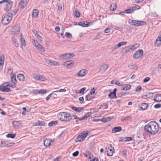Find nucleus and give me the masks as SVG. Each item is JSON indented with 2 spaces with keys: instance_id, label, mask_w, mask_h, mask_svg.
<instances>
[{
  "instance_id": "393cba45",
  "label": "nucleus",
  "mask_w": 161,
  "mask_h": 161,
  "mask_svg": "<svg viewBox=\"0 0 161 161\" xmlns=\"http://www.w3.org/2000/svg\"><path fill=\"white\" fill-rule=\"evenodd\" d=\"M71 108L79 113L82 112L84 109V108L83 107L77 108L75 107H73Z\"/></svg>"
},
{
  "instance_id": "2eb2a0df",
  "label": "nucleus",
  "mask_w": 161,
  "mask_h": 161,
  "mask_svg": "<svg viewBox=\"0 0 161 161\" xmlns=\"http://www.w3.org/2000/svg\"><path fill=\"white\" fill-rule=\"evenodd\" d=\"M92 23L87 21H85L84 22H80L78 23V25L83 27H86L92 25Z\"/></svg>"
},
{
  "instance_id": "a19ab883",
  "label": "nucleus",
  "mask_w": 161,
  "mask_h": 161,
  "mask_svg": "<svg viewBox=\"0 0 161 161\" xmlns=\"http://www.w3.org/2000/svg\"><path fill=\"white\" fill-rule=\"evenodd\" d=\"M91 112H88L84 116L81 118V120H84L85 119H86L87 118L89 117L91 114Z\"/></svg>"
},
{
  "instance_id": "bf43d9fd",
  "label": "nucleus",
  "mask_w": 161,
  "mask_h": 161,
  "mask_svg": "<svg viewBox=\"0 0 161 161\" xmlns=\"http://www.w3.org/2000/svg\"><path fill=\"white\" fill-rule=\"evenodd\" d=\"M65 36L68 37V38H71L72 37V35L71 34L69 33H68V32H66L65 33Z\"/></svg>"
},
{
  "instance_id": "774afa93",
  "label": "nucleus",
  "mask_w": 161,
  "mask_h": 161,
  "mask_svg": "<svg viewBox=\"0 0 161 161\" xmlns=\"http://www.w3.org/2000/svg\"><path fill=\"white\" fill-rule=\"evenodd\" d=\"M114 83L115 84H116V85L118 86H122V84H121L119 81H117V82H115Z\"/></svg>"
},
{
  "instance_id": "5701e85b",
  "label": "nucleus",
  "mask_w": 161,
  "mask_h": 161,
  "mask_svg": "<svg viewBox=\"0 0 161 161\" xmlns=\"http://www.w3.org/2000/svg\"><path fill=\"white\" fill-rule=\"evenodd\" d=\"M108 65L107 64H104L101 67L100 70L102 72L105 71L108 68Z\"/></svg>"
},
{
  "instance_id": "603ef678",
  "label": "nucleus",
  "mask_w": 161,
  "mask_h": 161,
  "mask_svg": "<svg viewBox=\"0 0 161 161\" xmlns=\"http://www.w3.org/2000/svg\"><path fill=\"white\" fill-rule=\"evenodd\" d=\"M86 101H90L92 99L91 98V95L90 94H88L86 96Z\"/></svg>"
},
{
  "instance_id": "4be33fe9",
  "label": "nucleus",
  "mask_w": 161,
  "mask_h": 161,
  "mask_svg": "<svg viewBox=\"0 0 161 161\" xmlns=\"http://www.w3.org/2000/svg\"><path fill=\"white\" fill-rule=\"evenodd\" d=\"M123 86V87L121 88V90H122L127 91L130 90L131 87V85L128 84H125Z\"/></svg>"
},
{
  "instance_id": "412c9836",
  "label": "nucleus",
  "mask_w": 161,
  "mask_h": 161,
  "mask_svg": "<svg viewBox=\"0 0 161 161\" xmlns=\"http://www.w3.org/2000/svg\"><path fill=\"white\" fill-rule=\"evenodd\" d=\"M122 130V128L120 126H116L112 130L113 133H115L117 132H120Z\"/></svg>"
},
{
  "instance_id": "c9c22d12",
  "label": "nucleus",
  "mask_w": 161,
  "mask_h": 161,
  "mask_svg": "<svg viewBox=\"0 0 161 161\" xmlns=\"http://www.w3.org/2000/svg\"><path fill=\"white\" fill-rule=\"evenodd\" d=\"M88 134V133L87 131H84L82 133L80 136H82L83 139L85 140V138L87 136Z\"/></svg>"
},
{
  "instance_id": "052dcab7",
  "label": "nucleus",
  "mask_w": 161,
  "mask_h": 161,
  "mask_svg": "<svg viewBox=\"0 0 161 161\" xmlns=\"http://www.w3.org/2000/svg\"><path fill=\"white\" fill-rule=\"evenodd\" d=\"M161 107V104H157L154 105V107L156 108H160Z\"/></svg>"
},
{
  "instance_id": "a878e982",
  "label": "nucleus",
  "mask_w": 161,
  "mask_h": 161,
  "mask_svg": "<svg viewBox=\"0 0 161 161\" xmlns=\"http://www.w3.org/2000/svg\"><path fill=\"white\" fill-rule=\"evenodd\" d=\"M35 92L36 93L44 94L47 92V91L45 89L36 90Z\"/></svg>"
},
{
  "instance_id": "39448f33",
  "label": "nucleus",
  "mask_w": 161,
  "mask_h": 161,
  "mask_svg": "<svg viewBox=\"0 0 161 161\" xmlns=\"http://www.w3.org/2000/svg\"><path fill=\"white\" fill-rule=\"evenodd\" d=\"M128 22L130 24L136 26L143 25L146 24V22L144 21L135 20L130 19L129 20Z\"/></svg>"
},
{
  "instance_id": "338daca9",
  "label": "nucleus",
  "mask_w": 161,
  "mask_h": 161,
  "mask_svg": "<svg viewBox=\"0 0 161 161\" xmlns=\"http://www.w3.org/2000/svg\"><path fill=\"white\" fill-rule=\"evenodd\" d=\"M79 99L80 101V103H83V100H84L83 97H79Z\"/></svg>"
},
{
  "instance_id": "aec40b11",
  "label": "nucleus",
  "mask_w": 161,
  "mask_h": 161,
  "mask_svg": "<svg viewBox=\"0 0 161 161\" xmlns=\"http://www.w3.org/2000/svg\"><path fill=\"white\" fill-rule=\"evenodd\" d=\"M18 79L19 81H24L25 80V77L24 75L22 74H19L17 75Z\"/></svg>"
},
{
  "instance_id": "8fccbe9b",
  "label": "nucleus",
  "mask_w": 161,
  "mask_h": 161,
  "mask_svg": "<svg viewBox=\"0 0 161 161\" xmlns=\"http://www.w3.org/2000/svg\"><path fill=\"white\" fill-rule=\"evenodd\" d=\"M145 97H150L153 96V93L151 92H148L146 93L144 96Z\"/></svg>"
},
{
  "instance_id": "7ed1b4c3",
  "label": "nucleus",
  "mask_w": 161,
  "mask_h": 161,
  "mask_svg": "<svg viewBox=\"0 0 161 161\" xmlns=\"http://www.w3.org/2000/svg\"><path fill=\"white\" fill-rule=\"evenodd\" d=\"M4 4L5 5L4 10L6 11H8L11 9L13 3L10 0H2L0 1V4Z\"/></svg>"
},
{
  "instance_id": "49530a36",
  "label": "nucleus",
  "mask_w": 161,
  "mask_h": 161,
  "mask_svg": "<svg viewBox=\"0 0 161 161\" xmlns=\"http://www.w3.org/2000/svg\"><path fill=\"white\" fill-rule=\"evenodd\" d=\"M84 139H83L82 136L80 135H79L76 139V142H81Z\"/></svg>"
},
{
  "instance_id": "f3484780",
  "label": "nucleus",
  "mask_w": 161,
  "mask_h": 161,
  "mask_svg": "<svg viewBox=\"0 0 161 161\" xmlns=\"http://www.w3.org/2000/svg\"><path fill=\"white\" fill-rule=\"evenodd\" d=\"M161 44V33L159 35L155 43V46L158 47Z\"/></svg>"
},
{
  "instance_id": "dca6fc26",
  "label": "nucleus",
  "mask_w": 161,
  "mask_h": 161,
  "mask_svg": "<svg viewBox=\"0 0 161 161\" xmlns=\"http://www.w3.org/2000/svg\"><path fill=\"white\" fill-rule=\"evenodd\" d=\"M111 148H108L107 150V148H105V149L106 150V152H107V154L108 156H112L113 155L114 151V148L113 147H111Z\"/></svg>"
},
{
  "instance_id": "9b49d317",
  "label": "nucleus",
  "mask_w": 161,
  "mask_h": 161,
  "mask_svg": "<svg viewBox=\"0 0 161 161\" xmlns=\"http://www.w3.org/2000/svg\"><path fill=\"white\" fill-rule=\"evenodd\" d=\"M53 142V140L47 139L44 141V145L46 147H48L51 145H52Z\"/></svg>"
},
{
  "instance_id": "7c9ffc66",
  "label": "nucleus",
  "mask_w": 161,
  "mask_h": 161,
  "mask_svg": "<svg viewBox=\"0 0 161 161\" xmlns=\"http://www.w3.org/2000/svg\"><path fill=\"white\" fill-rule=\"evenodd\" d=\"M132 140V138L131 137H125L122 138L121 141L128 142Z\"/></svg>"
},
{
  "instance_id": "6e6d98bb",
  "label": "nucleus",
  "mask_w": 161,
  "mask_h": 161,
  "mask_svg": "<svg viewBox=\"0 0 161 161\" xmlns=\"http://www.w3.org/2000/svg\"><path fill=\"white\" fill-rule=\"evenodd\" d=\"M135 65L133 63H131L128 65V67L130 69H132L134 67Z\"/></svg>"
},
{
  "instance_id": "e2e57ef3",
  "label": "nucleus",
  "mask_w": 161,
  "mask_h": 161,
  "mask_svg": "<svg viewBox=\"0 0 161 161\" xmlns=\"http://www.w3.org/2000/svg\"><path fill=\"white\" fill-rule=\"evenodd\" d=\"M86 89V88L85 87L82 88L79 91L81 93H83Z\"/></svg>"
},
{
  "instance_id": "f704fd0d",
  "label": "nucleus",
  "mask_w": 161,
  "mask_h": 161,
  "mask_svg": "<svg viewBox=\"0 0 161 161\" xmlns=\"http://www.w3.org/2000/svg\"><path fill=\"white\" fill-rule=\"evenodd\" d=\"M50 65L52 66H58L60 65V64L56 61L51 60Z\"/></svg>"
},
{
  "instance_id": "680f3d73",
  "label": "nucleus",
  "mask_w": 161,
  "mask_h": 161,
  "mask_svg": "<svg viewBox=\"0 0 161 161\" xmlns=\"http://www.w3.org/2000/svg\"><path fill=\"white\" fill-rule=\"evenodd\" d=\"M119 47L118 46V44L116 45H115L114 46L112 47V49L113 50H116V49H117L118 48H119Z\"/></svg>"
},
{
  "instance_id": "58836bf2",
  "label": "nucleus",
  "mask_w": 161,
  "mask_h": 161,
  "mask_svg": "<svg viewBox=\"0 0 161 161\" xmlns=\"http://www.w3.org/2000/svg\"><path fill=\"white\" fill-rule=\"evenodd\" d=\"M36 47L38 50H40L43 52H45V49L40 44H39L38 45V46Z\"/></svg>"
},
{
  "instance_id": "864d4df0",
  "label": "nucleus",
  "mask_w": 161,
  "mask_h": 161,
  "mask_svg": "<svg viewBox=\"0 0 161 161\" xmlns=\"http://www.w3.org/2000/svg\"><path fill=\"white\" fill-rule=\"evenodd\" d=\"M66 91V90L65 89H61L55 91L53 92H65Z\"/></svg>"
},
{
  "instance_id": "a211bd4d",
  "label": "nucleus",
  "mask_w": 161,
  "mask_h": 161,
  "mask_svg": "<svg viewBox=\"0 0 161 161\" xmlns=\"http://www.w3.org/2000/svg\"><path fill=\"white\" fill-rule=\"evenodd\" d=\"M74 64V62L72 61H68L64 63V65H65L67 67H70L73 66Z\"/></svg>"
},
{
  "instance_id": "13d9d810",
  "label": "nucleus",
  "mask_w": 161,
  "mask_h": 161,
  "mask_svg": "<svg viewBox=\"0 0 161 161\" xmlns=\"http://www.w3.org/2000/svg\"><path fill=\"white\" fill-rule=\"evenodd\" d=\"M79 154V152L78 151H77L74 153L72 155L74 157H76Z\"/></svg>"
},
{
  "instance_id": "ddd939ff",
  "label": "nucleus",
  "mask_w": 161,
  "mask_h": 161,
  "mask_svg": "<svg viewBox=\"0 0 161 161\" xmlns=\"http://www.w3.org/2000/svg\"><path fill=\"white\" fill-rule=\"evenodd\" d=\"M4 60V55L1 54L0 56V71L3 68Z\"/></svg>"
},
{
  "instance_id": "f03ea898",
  "label": "nucleus",
  "mask_w": 161,
  "mask_h": 161,
  "mask_svg": "<svg viewBox=\"0 0 161 161\" xmlns=\"http://www.w3.org/2000/svg\"><path fill=\"white\" fill-rule=\"evenodd\" d=\"M58 117L60 120L64 122H69L72 119L70 114L68 112H61L58 114Z\"/></svg>"
},
{
  "instance_id": "c756f323",
  "label": "nucleus",
  "mask_w": 161,
  "mask_h": 161,
  "mask_svg": "<svg viewBox=\"0 0 161 161\" xmlns=\"http://www.w3.org/2000/svg\"><path fill=\"white\" fill-rule=\"evenodd\" d=\"M117 5L115 3H113L111 5L110 7V9L112 11H114L117 8Z\"/></svg>"
},
{
  "instance_id": "9d476101",
  "label": "nucleus",
  "mask_w": 161,
  "mask_h": 161,
  "mask_svg": "<svg viewBox=\"0 0 161 161\" xmlns=\"http://www.w3.org/2000/svg\"><path fill=\"white\" fill-rule=\"evenodd\" d=\"M87 73V70L86 69H83L77 73V76L78 77H82L85 76Z\"/></svg>"
},
{
  "instance_id": "4c0bfd02",
  "label": "nucleus",
  "mask_w": 161,
  "mask_h": 161,
  "mask_svg": "<svg viewBox=\"0 0 161 161\" xmlns=\"http://www.w3.org/2000/svg\"><path fill=\"white\" fill-rule=\"evenodd\" d=\"M58 124L57 121H53L50 122L48 124V125L49 126H52L54 125H56Z\"/></svg>"
},
{
  "instance_id": "a18cd8bd",
  "label": "nucleus",
  "mask_w": 161,
  "mask_h": 161,
  "mask_svg": "<svg viewBox=\"0 0 161 161\" xmlns=\"http://www.w3.org/2000/svg\"><path fill=\"white\" fill-rule=\"evenodd\" d=\"M111 119V118L110 117H108L107 118H103L102 119V121L103 122H106L109 120Z\"/></svg>"
},
{
  "instance_id": "cd10ccee",
  "label": "nucleus",
  "mask_w": 161,
  "mask_h": 161,
  "mask_svg": "<svg viewBox=\"0 0 161 161\" xmlns=\"http://www.w3.org/2000/svg\"><path fill=\"white\" fill-rule=\"evenodd\" d=\"M12 41L13 44L16 47L19 46V44L16 39L13 37L12 39Z\"/></svg>"
},
{
  "instance_id": "72a5a7b5",
  "label": "nucleus",
  "mask_w": 161,
  "mask_h": 161,
  "mask_svg": "<svg viewBox=\"0 0 161 161\" xmlns=\"http://www.w3.org/2000/svg\"><path fill=\"white\" fill-rule=\"evenodd\" d=\"M134 11V10L133 9H128L124 11V13L126 14L133 13Z\"/></svg>"
},
{
  "instance_id": "2f4dec72",
  "label": "nucleus",
  "mask_w": 161,
  "mask_h": 161,
  "mask_svg": "<svg viewBox=\"0 0 161 161\" xmlns=\"http://www.w3.org/2000/svg\"><path fill=\"white\" fill-rule=\"evenodd\" d=\"M130 50H131L130 49V47L129 46L127 47L124 48L122 52L124 54H125L127 53L130 52Z\"/></svg>"
},
{
  "instance_id": "09e8293b",
  "label": "nucleus",
  "mask_w": 161,
  "mask_h": 161,
  "mask_svg": "<svg viewBox=\"0 0 161 161\" xmlns=\"http://www.w3.org/2000/svg\"><path fill=\"white\" fill-rule=\"evenodd\" d=\"M20 124V121H14L13 122V126L16 127L18 126Z\"/></svg>"
},
{
  "instance_id": "6ab92c4d",
  "label": "nucleus",
  "mask_w": 161,
  "mask_h": 161,
  "mask_svg": "<svg viewBox=\"0 0 161 161\" xmlns=\"http://www.w3.org/2000/svg\"><path fill=\"white\" fill-rule=\"evenodd\" d=\"M0 146L2 147H8V141L0 140Z\"/></svg>"
},
{
  "instance_id": "3c124183",
  "label": "nucleus",
  "mask_w": 161,
  "mask_h": 161,
  "mask_svg": "<svg viewBox=\"0 0 161 161\" xmlns=\"http://www.w3.org/2000/svg\"><path fill=\"white\" fill-rule=\"evenodd\" d=\"M127 43L126 42H121L118 44V46L120 47L122 46L126 45Z\"/></svg>"
},
{
  "instance_id": "c85d7f7f",
  "label": "nucleus",
  "mask_w": 161,
  "mask_h": 161,
  "mask_svg": "<svg viewBox=\"0 0 161 161\" xmlns=\"http://www.w3.org/2000/svg\"><path fill=\"white\" fill-rule=\"evenodd\" d=\"M39 14V11L37 9L33 10L32 13V17H36Z\"/></svg>"
},
{
  "instance_id": "5fc2aeb1",
  "label": "nucleus",
  "mask_w": 161,
  "mask_h": 161,
  "mask_svg": "<svg viewBox=\"0 0 161 161\" xmlns=\"http://www.w3.org/2000/svg\"><path fill=\"white\" fill-rule=\"evenodd\" d=\"M32 43L34 46L36 47L39 44L37 41H35V40H33V41L32 42Z\"/></svg>"
},
{
  "instance_id": "6e6552de",
  "label": "nucleus",
  "mask_w": 161,
  "mask_h": 161,
  "mask_svg": "<svg viewBox=\"0 0 161 161\" xmlns=\"http://www.w3.org/2000/svg\"><path fill=\"white\" fill-rule=\"evenodd\" d=\"M143 54V52L142 50H137L133 54V57L135 59H138L141 58Z\"/></svg>"
},
{
  "instance_id": "b1692460",
  "label": "nucleus",
  "mask_w": 161,
  "mask_h": 161,
  "mask_svg": "<svg viewBox=\"0 0 161 161\" xmlns=\"http://www.w3.org/2000/svg\"><path fill=\"white\" fill-rule=\"evenodd\" d=\"M141 107L140 108L141 109L146 110L148 107V105L147 103H143L141 104Z\"/></svg>"
},
{
  "instance_id": "f8f14e48",
  "label": "nucleus",
  "mask_w": 161,
  "mask_h": 161,
  "mask_svg": "<svg viewBox=\"0 0 161 161\" xmlns=\"http://www.w3.org/2000/svg\"><path fill=\"white\" fill-rule=\"evenodd\" d=\"M19 26L18 25H16L12 28V31L14 33V34H16L19 32Z\"/></svg>"
},
{
  "instance_id": "ea45409f",
  "label": "nucleus",
  "mask_w": 161,
  "mask_h": 161,
  "mask_svg": "<svg viewBox=\"0 0 161 161\" xmlns=\"http://www.w3.org/2000/svg\"><path fill=\"white\" fill-rule=\"evenodd\" d=\"M45 125V123L44 122L42 121H38L36 123V125H42L43 126Z\"/></svg>"
},
{
  "instance_id": "4d7b16f0",
  "label": "nucleus",
  "mask_w": 161,
  "mask_h": 161,
  "mask_svg": "<svg viewBox=\"0 0 161 161\" xmlns=\"http://www.w3.org/2000/svg\"><path fill=\"white\" fill-rule=\"evenodd\" d=\"M142 89V86H139L137 87L136 90V92H140Z\"/></svg>"
},
{
  "instance_id": "e433bc0d",
  "label": "nucleus",
  "mask_w": 161,
  "mask_h": 161,
  "mask_svg": "<svg viewBox=\"0 0 161 161\" xmlns=\"http://www.w3.org/2000/svg\"><path fill=\"white\" fill-rule=\"evenodd\" d=\"M139 46V44L138 43H136L135 44L133 45L131 47H130V49L131 50H134L138 48Z\"/></svg>"
},
{
  "instance_id": "423d86ee",
  "label": "nucleus",
  "mask_w": 161,
  "mask_h": 161,
  "mask_svg": "<svg viewBox=\"0 0 161 161\" xmlns=\"http://www.w3.org/2000/svg\"><path fill=\"white\" fill-rule=\"evenodd\" d=\"M74 56L75 54L74 53H67L60 55L59 56V57L62 59H68Z\"/></svg>"
},
{
  "instance_id": "473e14b6",
  "label": "nucleus",
  "mask_w": 161,
  "mask_h": 161,
  "mask_svg": "<svg viewBox=\"0 0 161 161\" xmlns=\"http://www.w3.org/2000/svg\"><path fill=\"white\" fill-rule=\"evenodd\" d=\"M113 93V92H110L109 94L108 95V97L111 99H113L114 98H116V94Z\"/></svg>"
},
{
  "instance_id": "c03bdc74",
  "label": "nucleus",
  "mask_w": 161,
  "mask_h": 161,
  "mask_svg": "<svg viewBox=\"0 0 161 161\" xmlns=\"http://www.w3.org/2000/svg\"><path fill=\"white\" fill-rule=\"evenodd\" d=\"M15 136L14 134H8L6 135V136L7 138H14Z\"/></svg>"
},
{
  "instance_id": "de8ad7c7",
  "label": "nucleus",
  "mask_w": 161,
  "mask_h": 161,
  "mask_svg": "<svg viewBox=\"0 0 161 161\" xmlns=\"http://www.w3.org/2000/svg\"><path fill=\"white\" fill-rule=\"evenodd\" d=\"M74 14L75 16H76L77 18H79L80 16V14L79 12L78 11L77 9L75 10V11L74 12Z\"/></svg>"
},
{
  "instance_id": "f257e3e1",
  "label": "nucleus",
  "mask_w": 161,
  "mask_h": 161,
  "mask_svg": "<svg viewBox=\"0 0 161 161\" xmlns=\"http://www.w3.org/2000/svg\"><path fill=\"white\" fill-rule=\"evenodd\" d=\"M146 131L154 135L158 133L159 130L158 126L155 121L151 122L145 126L144 128Z\"/></svg>"
},
{
  "instance_id": "1a4fd4ad",
  "label": "nucleus",
  "mask_w": 161,
  "mask_h": 161,
  "mask_svg": "<svg viewBox=\"0 0 161 161\" xmlns=\"http://www.w3.org/2000/svg\"><path fill=\"white\" fill-rule=\"evenodd\" d=\"M33 78L36 80H41L44 81L47 80V79L45 77L39 75L34 74Z\"/></svg>"
},
{
  "instance_id": "37998d69",
  "label": "nucleus",
  "mask_w": 161,
  "mask_h": 161,
  "mask_svg": "<svg viewBox=\"0 0 161 161\" xmlns=\"http://www.w3.org/2000/svg\"><path fill=\"white\" fill-rule=\"evenodd\" d=\"M21 36L22 37L21 35ZM20 42L21 45L25 47L26 46L25 40L22 37L20 38Z\"/></svg>"
},
{
  "instance_id": "20e7f679",
  "label": "nucleus",
  "mask_w": 161,
  "mask_h": 161,
  "mask_svg": "<svg viewBox=\"0 0 161 161\" xmlns=\"http://www.w3.org/2000/svg\"><path fill=\"white\" fill-rule=\"evenodd\" d=\"M13 16V14L11 13H8L5 15L3 19L2 23L3 25L8 24L11 20Z\"/></svg>"
},
{
  "instance_id": "79ce46f5",
  "label": "nucleus",
  "mask_w": 161,
  "mask_h": 161,
  "mask_svg": "<svg viewBox=\"0 0 161 161\" xmlns=\"http://www.w3.org/2000/svg\"><path fill=\"white\" fill-rule=\"evenodd\" d=\"M11 80L12 82L14 84H16L17 82L15 76V75H13L11 77Z\"/></svg>"
},
{
  "instance_id": "0eeeda50",
  "label": "nucleus",
  "mask_w": 161,
  "mask_h": 161,
  "mask_svg": "<svg viewBox=\"0 0 161 161\" xmlns=\"http://www.w3.org/2000/svg\"><path fill=\"white\" fill-rule=\"evenodd\" d=\"M7 83H4L0 86V91L3 92H8L11 91V90L7 86Z\"/></svg>"
},
{
  "instance_id": "bb28decb",
  "label": "nucleus",
  "mask_w": 161,
  "mask_h": 161,
  "mask_svg": "<svg viewBox=\"0 0 161 161\" xmlns=\"http://www.w3.org/2000/svg\"><path fill=\"white\" fill-rule=\"evenodd\" d=\"M153 100L156 102H161V94H157Z\"/></svg>"
},
{
  "instance_id": "4468645a",
  "label": "nucleus",
  "mask_w": 161,
  "mask_h": 161,
  "mask_svg": "<svg viewBox=\"0 0 161 161\" xmlns=\"http://www.w3.org/2000/svg\"><path fill=\"white\" fill-rule=\"evenodd\" d=\"M27 1L26 0H22L19 3V8H23L27 5Z\"/></svg>"
},
{
  "instance_id": "0e129e2a",
  "label": "nucleus",
  "mask_w": 161,
  "mask_h": 161,
  "mask_svg": "<svg viewBox=\"0 0 161 161\" xmlns=\"http://www.w3.org/2000/svg\"><path fill=\"white\" fill-rule=\"evenodd\" d=\"M110 31V29L109 28H106L104 31V32L107 33L109 32Z\"/></svg>"
},
{
  "instance_id": "69168bd1",
  "label": "nucleus",
  "mask_w": 161,
  "mask_h": 161,
  "mask_svg": "<svg viewBox=\"0 0 161 161\" xmlns=\"http://www.w3.org/2000/svg\"><path fill=\"white\" fill-rule=\"evenodd\" d=\"M150 80V78L149 77H147L145 78L143 80L144 82H148Z\"/></svg>"
}]
</instances>
